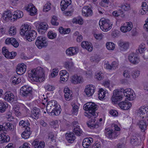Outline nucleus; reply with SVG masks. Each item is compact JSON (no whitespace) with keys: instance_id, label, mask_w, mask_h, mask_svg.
<instances>
[{"instance_id":"obj_1","label":"nucleus","mask_w":148,"mask_h":148,"mask_svg":"<svg viewBox=\"0 0 148 148\" xmlns=\"http://www.w3.org/2000/svg\"><path fill=\"white\" fill-rule=\"evenodd\" d=\"M47 68L38 67L29 71L28 76L32 82H41L45 80V71Z\"/></svg>"},{"instance_id":"obj_2","label":"nucleus","mask_w":148,"mask_h":148,"mask_svg":"<svg viewBox=\"0 0 148 148\" xmlns=\"http://www.w3.org/2000/svg\"><path fill=\"white\" fill-rule=\"evenodd\" d=\"M29 26L27 24L22 25L20 32V35L24 36V39L26 41L31 42L33 41L37 36V33L34 30H29Z\"/></svg>"},{"instance_id":"obj_3","label":"nucleus","mask_w":148,"mask_h":148,"mask_svg":"<svg viewBox=\"0 0 148 148\" xmlns=\"http://www.w3.org/2000/svg\"><path fill=\"white\" fill-rule=\"evenodd\" d=\"M12 112L16 116L20 117L28 115L29 110L24 104L16 103L13 106Z\"/></svg>"},{"instance_id":"obj_4","label":"nucleus","mask_w":148,"mask_h":148,"mask_svg":"<svg viewBox=\"0 0 148 148\" xmlns=\"http://www.w3.org/2000/svg\"><path fill=\"white\" fill-rule=\"evenodd\" d=\"M53 107L54 108L52 111V114L56 116L59 115L60 113L61 109L60 105L55 100L50 101L48 103L46 107L47 112H49L51 108Z\"/></svg>"},{"instance_id":"obj_5","label":"nucleus","mask_w":148,"mask_h":148,"mask_svg":"<svg viewBox=\"0 0 148 148\" xmlns=\"http://www.w3.org/2000/svg\"><path fill=\"white\" fill-rule=\"evenodd\" d=\"M99 25L100 29L102 31L106 32L112 29L113 23L108 19L102 18L99 20Z\"/></svg>"},{"instance_id":"obj_6","label":"nucleus","mask_w":148,"mask_h":148,"mask_svg":"<svg viewBox=\"0 0 148 148\" xmlns=\"http://www.w3.org/2000/svg\"><path fill=\"white\" fill-rule=\"evenodd\" d=\"M98 106L94 102H89L84 104L83 106L84 109L88 111L93 116H96V111L97 110Z\"/></svg>"},{"instance_id":"obj_7","label":"nucleus","mask_w":148,"mask_h":148,"mask_svg":"<svg viewBox=\"0 0 148 148\" xmlns=\"http://www.w3.org/2000/svg\"><path fill=\"white\" fill-rule=\"evenodd\" d=\"M34 25L39 33L41 34H44L49 28L48 24L45 22L38 21L34 22Z\"/></svg>"},{"instance_id":"obj_8","label":"nucleus","mask_w":148,"mask_h":148,"mask_svg":"<svg viewBox=\"0 0 148 148\" xmlns=\"http://www.w3.org/2000/svg\"><path fill=\"white\" fill-rule=\"evenodd\" d=\"M35 44L39 49L47 47L48 45V42L47 38L43 36H38L36 38Z\"/></svg>"},{"instance_id":"obj_9","label":"nucleus","mask_w":148,"mask_h":148,"mask_svg":"<svg viewBox=\"0 0 148 148\" xmlns=\"http://www.w3.org/2000/svg\"><path fill=\"white\" fill-rule=\"evenodd\" d=\"M123 96L119 90L115 89L113 90V95L111 98V100L113 103L116 104L118 101L122 100Z\"/></svg>"},{"instance_id":"obj_10","label":"nucleus","mask_w":148,"mask_h":148,"mask_svg":"<svg viewBox=\"0 0 148 148\" xmlns=\"http://www.w3.org/2000/svg\"><path fill=\"white\" fill-rule=\"evenodd\" d=\"M3 98L5 101L12 104L17 101L16 97L13 93L10 91H7L4 93Z\"/></svg>"},{"instance_id":"obj_11","label":"nucleus","mask_w":148,"mask_h":148,"mask_svg":"<svg viewBox=\"0 0 148 148\" xmlns=\"http://www.w3.org/2000/svg\"><path fill=\"white\" fill-rule=\"evenodd\" d=\"M123 94L126 99L129 101L133 100L135 98L136 95L134 91L130 88H126L124 90Z\"/></svg>"},{"instance_id":"obj_12","label":"nucleus","mask_w":148,"mask_h":148,"mask_svg":"<svg viewBox=\"0 0 148 148\" xmlns=\"http://www.w3.org/2000/svg\"><path fill=\"white\" fill-rule=\"evenodd\" d=\"M133 27L132 23L131 22H126L121 24L120 27L121 31L126 33L131 30Z\"/></svg>"},{"instance_id":"obj_13","label":"nucleus","mask_w":148,"mask_h":148,"mask_svg":"<svg viewBox=\"0 0 148 148\" xmlns=\"http://www.w3.org/2000/svg\"><path fill=\"white\" fill-rule=\"evenodd\" d=\"M99 99L101 101L104 100L109 96V93L108 91L102 88L99 89L98 91Z\"/></svg>"},{"instance_id":"obj_14","label":"nucleus","mask_w":148,"mask_h":148,"mask_svg":"<svg viewBox=\"0 0 148 148\" xmlns=\"http://www.w3.org/2000/svg\"><path fill=\"white\" fill-rule=\"evenodd\" d=\"M95 90V88L92 85H88L86 86L84 90V93L88 97H90L93 95Z\"/></svg>"},{"instance_id":"obj_15","label":"nucleus","mask_w":148,"mask_h":148,"mask_svg":"<svg viewBox=\"0 0 148 148\" xmlns=\"http://www.w3.org/2000/svg\"><path fill=\"white\" fill-rule=\"evenodd\" d=\"M60 75L59 82L61 83H64L68 80L69 76V73L65 70H62L59 73Z\"/></svg>"},{"instance_id":"obj_16","label":"nucleus","mask_w":148,"mask_h":148,"mask_svg":"<svg viewBox=\"0 0 148 148\" xmlns=\"http://www.w3.org/2000/svg\"><path fill=\"white\" fill-rule=\"evenodd\" d=\"M25 10L32 16H34L37 14V10L32 3L28 4L25 8Z\"/></svg>"},{"instance_id":"obj_17","label":"nucleus","mask_w":148,"mask_h":148,"mask_svg":"<svg viewBox=\"0 0 148 148\" xmlns=\"http://www.w3.org/2000/svg\"><path fill=\"white\" fill-rule=\"evenodd\" d=\"M138 114L140 118H148V108L143 106L140 108L138 110Z\"/></svg>"},{"instance_id":"obj_18","label":"nucleus","mask_w":148,"mask_h":148,"mask_svg":"<svg viewBox=\"0 0 148 148\" xmlns=\"http://www.w3.org/2000/svg\"><path fill=\"white\" fill-rule=\"evenodd\" d=\"M84 81L82 77L75 74L73 75L71 78V82L74 84H77L82 83Z\"/></svg>"},{"instance_id":"obj_19","label":"nucleus","mask_w":148,"mask_h":148,"mask_svg":"<svg viewBox=\"0 0 148 148\" xmlns=\"http://www.w3.org/2000/svg\"><path fill=\"white\" fill-rule=\"evenodd\" d=\"M13 18L12 12L10 10L4 11L2 15V18L6 21L10 20L11 21L14 22Z\"/></svg>"},{"instance_id":"obj_20","label":"nucleus","mask_w":148,"mask_h":148,"mask_svg":"<svg viewBox=\"0 0 148 148\" xmlns=\"http://www.w3.org/2000/svg\"><path fill=\"white\" fill-rule=\"evenodd\" d=\"M2 52L5 57L7 58L13 59L16 55V52H9L6 47H3L2 48Z\"/></svg>"},{"instance_id":"obj_21","label":"nucleus","mask_w":148,"mask_h":148,"mask_svg":"<svg viewBox=\"0 0 148 148\" xmlns=\"http://www.w3.org/2000/svg\"><path fill=\"white\" fill-rule=\"evenodd\" d=\"M79 51V49L75 47H70L67 49L66 51V55L69 57L76 55Z\"/></svg>"},{"instance_id":"obj_22","label":"nucleus","mask_w":148,"mask_h":148,"mask_svg":"<svg viewBox=\"0 0 148 148\" xmlns=\"http://www.w3.org/2000/svg\"><path fill=\"white\" fill-rule=\"evenodd\" d=\"M64 97L66 101H70L73 99V93L72 91L68 87L64 88Z\"/></svg>"},{"instance_id":"obj_23","label":"nucleus","mask_w":148,"mask_h":148,"mask_svg":"<svg viewBox=\"0 0 148 148\" xmlns=\"http://www.w3.org/2000/svg\"><path fill=\"white\" fill-rule=\"evenodd\" d=\"M147 121H148V118H140L137 124L138 125L142 131H144L146 129Z\"/></svg>"},{"instance_id":"obj_24","label":"nucleus","mask_w":148,"mask_h":148,"mask_svg":"<svg viewBox=\"0 0 148 148\" xmlns=\"http://www.w3.org/2000/svg\"><path fill=\"white\" fill-rule=\"evenodd\" d=\"M27 68L26 65L24 63H21L18 64L17 65L16 69L17 73L20 75L24 74L26 71Z\"/></svg>"},{"instance_id":"obj_25","label":"nucleus","mask_w":148,"mask_h":148,"mask_svg":"<svg viewBox=\"0 0 148 148\" xmlns=\"http://www.w3.org/2000/svg\"><path fill=\"white\" fill-rule=\"evenodd\" d=\"M128 59L131 63L134 64H137L140 62L139 58L133 53L129 54L128 56Z\"/></svg>"},{"instance_id":"obj_26","label":"nucleus","mask_w":148,"mask_h":148,"mask_svg":"<svg viewBox=\"0 0 148 148\" xmlns=\"http://www.w3.org/2000/svg\"><path fill=\"white\" fill-rule=\"evenodd\" d=\"M32 90V88L28 85L23 86L20 89V93L24 96L27 95Z\"/></svg>"},{"instance_id":"obj_27","label":"nucleus","mask_w":148,"mask_h":148,"mask_svg":"<svg viewBox=\"0 0 148 148\" xmlns=\"http://www.w3.org/2000/svg\"><path fill=\"white\" fill-rule=\"evenodd\" d=\"M5 43L8 45H11L14 47H17L19 46L18 42L14 38H8L6 39Z\"/></svg>"},{"instance_id":"obj_28","label":"nucleus","mask_w":148,"mask_h":148,"mask_svg":"<svg viewBox=\"0 0 148 148\" xmlns=\"http://www.w3.org/2000/svg\"><path fill=\"white\" fill-rule=\"evenodd\" d=\"M118 105L121 109L125 110L130 109L132 106L131 102L125 101H122L119 102Z\"/></svg>"},{"instance_id":"obj_29","label":"nucleus","mask_w":148,"mask_h":148,"mask_svg":"<svg viewBox=\"0 0 148 148\" xmlns=\"http://www.w3.org/2000/svg\"><path fill=\"white\" fill-rule=\"evenodd\" d=\"M92 11L90 8L88 6H84L82 10V14L86 17L90 16L92 14Z\"/></svg>"},{"instance_id":"obj_30","label":"nucleus","mask_w":148,"mask_h":148,"mask_svg":"<svg viewBox=\"0 0 148 148\" xmlns=\"http://www.w3.org/2000/svg\"><path fill=\"white\" fill-rule=\"evenodd\" d=\"M105 133L107 137L110 138H113L118 136L119 134L115 132H113L112 129H106Z\"/></svg>"},{"instance_id":"obj_31","label":"nucleus","mask_w":148,"mask_h":148,"mask_svg":"<svg viewBox=\"0 0 148 148\" xmlns=\"http://www.w3.org/2000/svg\"><path fill=\"white\" fill-rule=\"evenodd\" d=\"M93 116L87 123L88 126L91 129L98 128L96 118Z\"/></svg>"},{"instance_id":"obj_32","label":"nucleus","mask_w":148,"mask_h":148,"mask_svg":"<svg viewBox=\"0 0 148 148\" xmlns=\"http://www.w3.org/2000/svg\"><path fill=\"white\" fill-rule=\"evenodd\" d=\"M72 3V0H62L60 2V8L62 11H64Z\"/></svg>"},{"instance_id":"obj_33","label":"nucleus","mask_w":148,"mask_h":148,"mask_svg":"<svg viewBox=\"0 0 148 148\" xmlns=\"http://www.w3.org/2000/svg\"><path fill=\"white\" fill-rule=\"evenodd\" d=\"M81 46L84 49H85L88 51L91 52L93 50V46L91 42L87 41L82 42Z\"/></svg>"},{"instance_id":"obj_34","label":"nucleus","mask_w":148,"mask_h":148,"mask_svg":"<svg viewBox=\"0 0 148 148\" xmlns=\"http://www.w3.org/2000/svg\"><path fill=\"white\" fill-rule=\"evenodd\" d=\"M40 110L36 107H34L32 110L30 116L32 118L37 119H38L40 114Z\"/></svg>"},{"instance_id":"obj_35","label":"nucleus","mask_w":148,"mask_h":148,"mask_svg":"<svg viewBox=\"0 0 148 148\" xmlns=\"http://www.w3.org/2000/svg\"><path fill=\"white\" fill-rule=\"evenodd\" d=\"M13 18L12 20L14 21H16L17 19L21 18L23 16V12L19 10H17L12 12Z\"/></svg>"},{"instance_id":"obj_36","label":"nucleus","mask_w":148,"mask_h":148,"mask_svg":"<svg viewBox=\"0 0 148 148\" xmlns=\"http://www.w3.org/2000/svg\"><path fill=\"white\" fill-rule=\"evenodd\" d=\"M118 45L122 49L125 50L130 47L131 43L127 41H121L119 42Z\"/></svg>"},{"instance_id":"obj_37","label":"nucleus","mask_w":148,"mask_h":148,"mask_svg":"<svg viewBox=\"0 0 148 148\" xmlns=\"http://www.w3.org/2000/svg\"><path fill=\"white\" fill-rule=\"evenodd\" d=\"M101 84L106 88H108L110 90H111L114 87L115 85L112 82H111L108 79L104 80Z\"/></svg>"},{"instance_id":"obj_38","label":"nucleus","mask_w":148,"mask_h":148,"mask_svg":"<svg viewBox=\"0 0 148 148\" xmlns=\"http://www.w3.org/2000/svg\"><path fill=\"white\" fill-rule=\"evenodd\" d=\"M93 139L91 137L86 138H84L82 141V146L84 148H88L93 143Z\"/></svg>"},{"instance_id":"obj_39","label":"nucleus","mask_w":148,"mask_h":148,"mask_svg":"<svg viewBox=\"0 0 148 148\" xmlns=\"http://www.w3.org/2000/svg\"><path fill=\"white\" fill-rule=\"evenodd\" d=\"M10 138L8 135L4 133H0V143H7L10 141Z\"/></svg>"},{"instance_id":"obj_40","label":"nucleus","mask_w":148,"mask_h":148,"mask_svg":"<svg viewBox=\"0 0 148 148\" xmlns=\"http://www.w3.org/2000/svg\"><path fill=\"white\" fill-rule=\"evenodd\" d=\"M32 145L35 148H43L45 146V143L42 141H39L37 140H34L32 143Z\"/></svg>"},{"instance_id":"obj_41","label":"nucleus","mask_w":148,"mask_h":148,"mask_svg":"<svg viewBox=\"0 0 148 148\" xmlns=\"http://www.w3.org/2000/svg\"><path fill=\"white\" fill-rule=\"evenodd\" d=\"M80 104L77 102L72 103L71 104L72 108V112L75 115H77L78 113Z\"/></svg>"},{"instance_id":"obj_42","label":"nucleus","mask_w":148,"mask_h":148,"mask_svg":"<svg viewBox=\"0 0 148 148\" xmlns=\"http://www.w3.org/2000/svg\"><path fill=\"white\" fill-rule=\"evenodd\" d=\"M21 82V78L16 75L12 76L10 79V82L13 85H16L20 83Z\"/></svg>"},{"instance_id":"obj_43","label":"nucleus","mask_w":148,"mask_h":148,"mask_svg":"<svg viewBox=\"0 0 148 148\" xmlns=\"http://www.w3.org/2000/svg\"><path fill=\"white\" fill-rule=\"evenodd\" d=\"M71 22L73 24L82 25L84 23L83 18L80 16L74 17L71 20Z\"/></svg>"},{"instance_id":"obj_44","label":"nucleus","mask_w":148,"mask_h":148,"mask_svg":"<svg viewBox=\"0 0 148 148\" xmlns=\"http://www.w3.org/2000/svg\"><path fill=\"white\" fill-rule=\"evenodd\" d=\"M31 134V132L30 130V128L27 127L25 130L22 133L21 136L24 139H27L29 137Z\"/></svg>"},{"instance_id":"obj_45","label":"nucleus","mask_w":148,"mask_h":148,"mask_svg":"<svg viewBox=\"0 0 148 148\" xmlns=\"http://www.w3.org/2000/svg\"><path fill=\"white\" fill-rule=\"evenodd\" d=\"M66 138L69 143H72L75 140V137L73 134L70 132L66 134Z\"/></svg>"},{"instance_id":"obj_46","label":"nucleus","mask_w":148,"mask_h":148,"mask_svg":"<svg viewBox=\"0 0 148 148\" xmlns=\"http://www.w3.org/2000/svg\"><path fill=\"white\" fill-rule=\"evenodd\" d=\"M8 104L2 100H0V112L3 113L5 112L8 108Z\"/></svg>"},{"instance_id":"obj_47","label":"nucleus","mask_w":148,"mask_h":148,"mask_svg":"<svg viewBox=\"0 0 148 148\" xmlns=\"http://www.w3.org/2000/svg\"><path fill=\"white\" fill-rule=\"evenodd\" d=\"M73 133L77 136H81L83 134V132L80 127L77 125L73 127Z\"/></svg>"},{"instance_id":"obj_48","label":"nucleus","mask_w":148,"mask_h":148,"mask_svg":"<svg viewBox=\"0 0 148 148\" xmlns=\"http://www.w3.org/2000/svg\"><path fill=\"white\" fill-rule=\"evenodd\" d=\"M95 78L98 80L105 79L107 78L106 75L101 72H98L96 73Z\"/></svg>"},{"instance_id":"obj_49","label":"nucleus","mask_w":148,"mask_h":148,"mask_svg":"<svg viewBox=\"0 0 148 148\" xmlns=\"http://www.w3.org/2000/svg\"><path fill=\"white\" fill-rule=\"evenodd\" d=\"M92 35L95 39L99 40H102L104 37L102 34L97 31H94L92 33Z\"/></svg>"},{"instance_id":"obj_50","label":"nucleus","mask_w":148,"mask_h":148,"mask_svg":"<svg viewBox=\"0 0 148 148\" xmlns=\"http://www.w3.org/2000/svg\"><path fill=\"white\" fill-rule=\"evenodd\" d=\"M105 120V116L103 115L102 116L99 117L98 120H96L97 124L98 125V128L104 125Z\"/></svg>"},{"instance_id":"obj_51","label":"nucleus","mask_w":148,"mask_h":148,"mask_svg":"<svg viewBox=\"0 0 148 148\" xmlns=\"http://www.w3.org/2000/svg\"><path fill=\"white\" fill-rule=\"evenodd\" d=\"M64 66L67 69L72 68L73 66V63L72 61V59L70 58L68 61L64 63Z\"/></svg>"},{"instance_id":"obj_52","label":"nucleus","mask_w":148,"mask_h":148,"mask_svg":"<svg viewBox=\"0 0 148 148\" xmlns=\"http://www.w3.org/2000/svg\"><path fill=\"white\" fill-rule=\"evenodd\" d=\"M59 33L62 34H69L71 31V29L69 28H64L62 27H60L58 29Z\"/></svg>"},{"instance_id":"obj_53","label":"nucleus","mask_w":148,"mask_h":148,"mask_svg":"<svg viewBox=\"0 0 148 148\" xmlns=\"http://www.w3.org/2000/svg\"><path fill=\"white\" fill-rule=\"evenodd\" d=\"M106 47L108 50L113 51L115 49V45L114 43L109 42H106Z\"/></svg>"},{"instance_id":"obj_54","label":"nucleus","mask_w":148,"mask_h":148,"mask_svg":"<svg viewBox=\"0 0 148 148\" xmlns=\"http://www.w3.org/2000/svg\"><path fill=\"white\" fill-rule=\"evenodd\" d=\"M8 31L9 35L11 36L16 35L17 32L16 29L14 26L9 27Z\"/></svg>"},{"instance_id":"obj_55","label":"nucleus","mask_w":148,"mask_h":148,"mask_svg":"<svg viewBox=\"0 0 148 148\" xmlns=\"http://www.w3.org/2000/svg\"><path fill=\"white\" fill-rule=\"evenodd\" d=\"M145 49V44L144 43H142L138 46V51L140 54H143L144 53Z\"/></svg>"},{"instance_id":"obj_56","label":"nucleus","mask_w":148,"mask_h":148,"mask_svg":"<svg viewBox=\"0 0 148 148\" xmlns=\"http://www.w3.org/2000/svg\"><path fill=\"white\" fill-rule=\"evenodd\" d=\"M51 24L53 25L57 26L59 25V23L58 21L57 17L56 16H53L51 17Z\"/></svg>"},{"instance_id":"obj_57","label":"nucleus","mask_w":148,"mask_h":148,"mask_svg":"<svg viewBox=\"0 0 148 148\" xmlns=\"http://www.w3.org/2000/svg\"><path fill=\"white\" fill-rule=\"evenodd\" d=\"M56 33L52 31H50L48 33L47 37L50 39H55L56 38Z\"/></svg>"},{"instance_id":"obj_58","label":"nucleus","mask_w":148,"mask_h":148,"mask_svg":"<svg viewBox=\"0 0 148 148\" xmlns=\"http://www.w3.org/2000/svg\"><path fill=\"white\" fill-rule=\"evenodd\" d=\"M58 70L57 68H54L52 70L51 73L49 77L50 78H54L57 76L58 74Z\"/></svg>"},{"instance_id":"obj_59","label":"nucleus","mask_w":148,"mask_h":148,"mask_svg":"<svg viewBox=\"0 0 148 148\" xmlns=\"http://www.w3.org/2000/svg\"><path fill=\"white\" fill-rule=\"evenodd\" d=\"M29 125V122L27 121H24L23 120H21L19 123V125L22 127H28Z\"/></svg>"},{"instance_id":"obj_60","label":"nucleus","mask_w":148,"mask_h":148,"mask_svg":"<svg viewBox=\"0 0 148 148\" xmlns=\"http://www.w3.org/2000/svg\"><path fill=\"white\" fill-rule=\"evenodd\" d=\"M102 144L101 142L96 141L91 146V148H101Z\"/></svg>"},{"instance_id":"obj_61","label":"nucleus","mask_w":148,"mask_h":148,"mask_svg":"<svg viewBox=\"0 0 148 148\" xmlns=\"http://www.w3.org/2000/svg\"><path fill=\"white\" fill-rule=\"evenodd\" d=\"M51 4L49 3H46L45 5L43 8V11L45 12H48L51 9Z\"/></svg>"},{"instance_id":"obj_62","label":"nucleus","mask_w":148,"mask_h":148,"mask_svg":"<svg viewBox=\"0 0 148 148\" xmlns=\"http://www.w3.org/2000/svg\"><path fill=\"white\" fill-rule=\"evenodd\" d=\"M123 14V11L120 9H119L117 11H115L113 12V15L115 17H117L119 15H122Z\"/></svg>"},{"instance_id":"obj_63","label":"nucleus","mask_w":148,"mask_h":148,"mask_svg":"<svg viewBox=\"0 0 148 148\" xmlns=\"http://www.w3.org/2000/svg\"><path fill=\"white\" fill-rule=\"evenodd\" d=\"M100 58L97 56H92L90 58V60L95 63H98L100 60Z\"/></svg>"},{"instance_id":"obj_64","label":"nucleus","mask_w":148,"mask_h":148,"mask_svg":"<svg viewBox=\"0 0 148 148\" xmlns=\"http://www.w3.org/2000/svg\"><path fill=\"white\" fill-rule=\"evenodd\" d=\"M45 87V89L48 91H53L55 89L54 86L49 84L46 85Z\"/></svg>"}]
</instances>
